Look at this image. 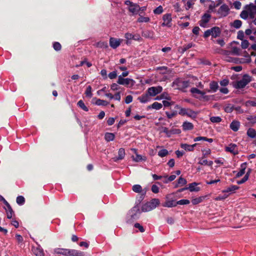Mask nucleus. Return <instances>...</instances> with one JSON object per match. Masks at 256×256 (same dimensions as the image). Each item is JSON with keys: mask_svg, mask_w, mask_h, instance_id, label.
Segmentation results:
<instances>
[{"mask_svg": "<svg viewBox=\"0 0 256 256\" xmlns=\"http://www.w3.org/2000/svg\"><path fill=\"white\" fill-rule=\"evenodd\" d=\"M254 8L255 6L253 3H250L249 4L245 6L244 10H243L240 14V17L244 20H246L248 16L252 18H254Z\"/></svg>", "mask_w": 256, "mask_h": 256, "instance_id": "f257e3e1", "label": "nucleus"}, {"mask_svg": "<svg viewBox=\"0 0 256 256\" xmlns=\"http://www.w3.org/2000/svg\"><path fill=\"white\" fill-rule=\"evenodd\" d=\"M160 204V201L158 198H153L150 202L142 206V212H147L150 211L157 207Z\"/></svg>", "mask_w": 256, "mask_h": 256, "instance_id": "f03ea898", "label": "nucleus"}, {"mask_svg": "<svg viewBox=\"0 0 256 256\" xmlns=\"http://www.w3.org/2000/svg\"><path fill=\"white\" fill-rule=\"evenodd\" d=\"M174 108L178 110V114L182 116H186L192 118H196L197 116V112L192 110L190 108H186L180 107L179 105L176 104Z\"/></svg>", "mask_w": 256, "mask_h": 256, "instance_id": "7ed1b4c3", "label": "nucleus"}, {"mask_svg": "<svg viewBox=\"0 0 256 256\" xmlns=\"http://www.w3.org/2000/svg\"><path fill=\"white\" fill-rule=\"evenodd\" d=\"M190 82H192L190 80H182L180 78H177L173 82L172 86L175 89L182 90L189 86Z\"/></svg>", "mask_w": 256, "mask_h": 256, "instance_id": "20e7f679", "label": "nucleus"}, {"mask_svg": "<svg viewBox=\"0 0 256 256\" xmlns=\"http://www.w3.org/2000/svg\"><path fill=\"white\" fill-rule=\"evenodd\" d=\"M251 81V77L248 74H244L242 80L234 82L232 85L236 88H242Z\"/></svg>", "mask_w": 256, "mask_h": 256, "instance_id": "39448f33", "label": "nucleus"}, {"mask_svg": "<svg viewBox=\"0 0 256 256\" xmlns=\"http://www.w3.org/2000/svg\"><path fill=\"white\" fill-rule=\"evenodd\" d=\"M119 84L124 85L128 88L132 87L135 84V81L130 78H124L122 76H119L117 81Z\"/></svg>", "mask_w": 256, "mask_h": 256, "instance_id": "423d86ee", "label": "nucleus"}, {"mask_svg": "<svg viewBox=\"0 0 256 256\" xmlns=\"http://www.w3.org/2000/svg\"><path fill=\"white\" fill-rule=\"evenodd\" d=\"M125 4L128 6V10L134 14H137L140 11V6L136 4L130 0H126Z\"/></svg>", "mask_w": 256, "mask_h": 256, "instance_id": "0eeeda50", "label": "nucleus"}, {"mask_svg": "<svg viewBox=\"0 0 256 256\" xmlns=\"http://www.w3.org/2000/svg\"><path fill=\"white\" fill-rule=\"evenodd\" d=\"M162 90V88L160 86H152L148 88L147 92L152 96H156L160 93Z\"/></svg>", "mask_w": 256, "mask_h": 256, "instance_id": "6e6552de", "label": "nucleus"}, {"mask_svg": "<svg viewBox=\"0 0 256 256\" xmlns=\"http://www.w3.org/2000/svg\"><path fill=\"white\" fill-rule=\"evenodd\" d=\"M122 41V39L111 37L110 38V46L112 48L116 49L120 46Z\"/></svg>", "mask_w": 256, "mask_h": 256, "instance_id": "1a4fd4ad", "label": "nucleus"}, {"mask_svg": "<svg viewBox=\"0 0 256 256\" xmlns=\"http://www.w3.org/2000/svg\"><path fill=\"white\" fill-rule=\"evenodd\" d=\"M162 20L164 22L162 24V26H166L170 27L172 26V15L170 14H166L163 16Z\"/></svg>", "mask_w": 256, "mask_h": 256, "instance_id": "9d476101", "label": "nucleus"}, {"mask_svg": "<svg viewBox=\"0 0 256 256\" xmlns=\"http://www.w3.org/2000/svg\"><path fill=\"white\" fill-rule=\"evenodd\" d=\"M230 8L226 4H222L218 9V13L222 16H226L228 14Z\"/></svg>", "mask_w": 256, "mask_h": 256, "instance_id": "9b49d317", "label": "nucleus"}, {"mask_svg": "<svg viewBox=\"0 0 256 256\" xmlns=\"http://www.w3.org/2000/svg\"><path fill=\"white\" fill-rule=\"evenodd\" d=\"M210 15L208 13L204 14L201 20L200 21V25L202 27H206L207 23L209 22L210 18Z\"/></svg>", "mask_w": 256, "mask_h": 256, "instance_id": "f8f14e48", "label": "nucleus"}, {"mask_svg": "<svg viewBox=\"0 0 256 256\" xmlns=\"http://www.w3.org/2000/svg\"><path fill=\"white\" fill-rule=\"evenodd\" d=\"M226 150L227 152H229L234 154H238V150L236 148V145L235 144H231L226 147Z\"/></svg>", "mask_w": 256, "mask_h": 256, "instance_id": "ddd939ff", "label": "nucleus"}, {"mask_svg": "<svg viewBox=\"0 0 256 256\" xmlns=\"http://www.w3.org/2000/svg\"><path fill=\"white\" fill-rule=\"evenodd\" d=\"M210 90H206V92H216L218 88V84L216 82H212L210 84Z\"/></svg>", "mask_w": 256, "mask_h": 256, "instance_id": "4468645a", "label": "nucleus"}, {"mask_svg": "<svg viewBox=\"0 0 256 256\" xmlns=\"http://www.w3.org/2000/svg\"><path fill=\"white\" fill-rule=\"evenodd\" d=\"M68 256H84V254L76 250L68 249Z\"/></svg>", "mask_w": 256, "mask_h": 256, "instance_id": "2eb2a0df", "label": "nucleus"}, {"mask_svg": "<svg viewBox=\"0 0 256 256\" xmlns=\"http://www.w3.org/2000/svg\"><path fill=\"white\" fill-rule=\"evenodd\" d=\"M239 188V187L235 185H231L226 188L222 190V192H230V194L234 193Z\"/></svg>", "mask_w": 256, "mask_h": 256, "instance_id": "dca6fc26", "label": "nucleus"}, {"mask_svg": "<svg viewBox=\"0 0 256 256\" xmlns=\"http://www.w3.org/2000/svg\"><path fill=\"white\" fill-rule=\"evenodd\" d=\"M32 250L36 256H44L43 250L40 247H33Z\"/></svg>", "mask_w": 256, "mask_h": 256, "instance_id": "f3484780", "label": "nucleus"}, {"mask_svg": "<svg viewBox=\"0 0 256 256\" xmlns=\"http://www.w3.org/2000/svg\"><path fill=\"white\" fill-rule=\"evenodd\" d=\"M54 252L56 254H60L64 256H68V248H56L54 250Z\"/></svg>", "mask_w": 256, "mask_h": 256, "instance_id": "a211bd4d", "label": "nucleus"}, {"mask_svg": "<svg viewBox=\"0 0 256 256\" xmlns=\"http://www.w3.org/2000/svg\"><path fill=\"white\" fill-rule=\"evenodd\" d=\"M124 156H125V150H124V148H120L118 150V157L114 158V162H116L118 160H122L124 158Z\"/></svg>", "mask_w": 256, "mask_h": 256, "instance_id": "6ab92c4d", "label": "nucleus"}, {"mask_svg": "<svg viewBox=\"0 0 256 256\" xmlns=\"http://www.w3.org/2000/svg\"><path fill=\"white\" fill-rule=\"evenodd\" d=\"M211 30V36H213L214 38H216L220 34V30L218 27H214L212 28H210Z\"/></svg>", "mask_w": 256, "mask_h": 256, "instance_id": "aec40b11", "label": "nucleus"}, {"mask_svg": "<svg viewBox=\"0 0 256 256\" xmlns=\"http://www.w3.org/2000/svg\"><path fill=\"white\" fill-rule=\"evenodd\" d=\"M150 96L147 92V94H143L142 96L138 97V100L142 103H146L150 100Z\"/></svg>", "mask_w": 256, "mask_h": 256, "instance_id": "412c9836", "label": "nucleus"}, {"mask_svg": "<svg viewBox=\"0 0 256 256\" xmlns=\"http://www.w3.org/2000/svg\"><path fill=\"white\" fill-rule=\"evenodd\" d=\"M196 144H194L192 145H189L186 144H182L180 146L182 148L187 151H192L194 150V148L196 146Z\"/></svg>", "mask_w": 256, "mask_h": 256, "instance_id": "4be33fe9", "label": "nucleus"}, {"mask_svg": "<svg viewBox=\"0 0 256 256\" xmlns=\"http://www.w3.org/2000/svg\"><path fill=\"white\" fill-rule=\"evenodd\" d=\"M177 202H176L174 200H166L164 204H162V206L164 207L172 208L176 206Z\"/></svg>", "mask_w": 256, "mask_h": 256, "instance_id": "5701e85b", "label": "nucleus"}, {"mask_svg": "<svg viewBox=\"0 0 256 256\" xmlns=\"http://www.w3.org/2000/svg\"><path fill=\"white\" fill-rule=\"evenodd\" d=\"M240 126V123L238 121L234 120L230 124V128L234 132H236L238 130Z\"/></svg>", "mask_w": 256, "mask_h": 256, "instance_id": "b1692460", "label": "nucleus"}, {"mask_svg": "<svg viewBox=\"0 0 256 256\" xmlns=\"http://www.w3.org/2000/svg\"><path fill=\"white\" fill-rule=\"evenodd\" d=\"M184 130H192L194 128V125L192 123L188 122H184L182 125Z\"/></svg>", "mask_w": 256, "mask_h": 256, "instance_id": "393cba45", "label": "nucleus"}, {"mask_svg": "<svg viewBox=\"0 0 256 256\" xmlns=\"http://www.w3.org/2000/svg\"><path fill=\"white\" fill-rule=\"evenodd\" d=\"M132 160L136 162H139L142 160L145 161L146 160V156L138 154H136V156H132Z\"/></svg>", "mask_w": 256, "mask_h": 256, "instance_id": "a878e982", "label": "nucleus"}, {"mask_svg": "<svg viewBox=\"0 0 256 256\" xmlns=\"http://www.w3.org/2000/svg\"><path fill=\"white\" fill-rule=\"evenodd\" d=\"M240 52L241 50L240 48L237 47H232L231 52H226L225 54L228 55L231 53L234 55L239 56L240 54Z\"/></svg>", "mask_w": 256, "mask_h": 256, "instance_id": "bb28decb", "label": "nucleus"}, {"mask_svg": "<svg viewBox=\"0 0 256 256\" xmlns=\"http://www.w3.org/2000/svg\"><path fill=\"white\" fill-rule=\"evenodd\" d=\"M206 198V196H201L196 198H192V202L194 205L198 204L202 202Z\"/></svg>", "mask_w": 256, "mask_h": 256, "instance_id": "cd10ccee", "label": "nucleus"}, {"mask_svg": "<svg viewBox=\"0 0 256 256\" xmlns=\"http://www.w3.org/2000/svg\"><path fill=\"white\" fill-rule=\"evenodd\" d=\"M162 104L158 102H154L152 104L148 106V108H153L156 110H160L162 108Z\"/></svg>", "mask_w": 256, "mask_h": 256, "instance_id": "c85d7f7f", "label": "nucleus"}, {"mask_svg": "<svg viewBox=\"0 0 256 256\" xmlns=\"http://www.w3.org/2000/svg\"><path fill=\"white\" fill-rule=\"evenodd\" d=\"M150 21V18L148 16H144L140 14H139V18L137 20V22L140 23L142 22H148Z\"/></svg>", "mask_w": 256, "mask_h": 256, "instance_id": "c756f323", "label": "nucleus"}, {"mask_svg": "<svg viewBox=\"0 0 256 256\" xmlns=\"http://www.w3.org/2000/svg\"><path fill=\"white\" fill-rule=\"evenodd\" d=\"M198 185L197 183L193 182L189 184L188 189L190 192H198L200 188L198 187H196Z\"/></svg>", "mask_w": 256, "mask_h": 256, "instance_id": "7c9ffc66", "label": "nucleus"}, {"mask_svg": "<svg viewBox=\"0 0 256 256\" xmlns=\"http://www.w3.org/2000/svg\"><path fill=\"white\" fill-rule=\"evenodd\" d=\"M246 134L248 136L251 138H254L256 137V131L254 128H248L247 130Z\"/></svg>", "mask_w": 256, "mask_h": 256, "instance_id": "2f4dec72", "label": "nucleus"}, {"mask_svg": "<svg viewBox=\"0 0 256 256\" xmlns=\"http://www.w3.org/2000/svg\"><path fill=\"white\" fill-rule=\"evenodd\" d=\"M125 38L126 39V40H138L139 39V36H135L134 35H133L132 34L127 32L124 35Z\"/></svg>", "mask_w": 256, "mask_h": 256, "instance_id": "473e14b6", "label": "nucleus"}, {"mask_svg": "<svg viewBox=\"0 0 256 256\" xmlns=\"http://www.w3.org/2000/svg\"><path fill=\"white\" fill-rule=\"evenodd\" d=\"M114 137H115L114 134L113 133H110V132H106L105 134V136H104L105 140L107 142H110V141L113 140L114 138Z\"/></svg>", "mask_w": 256, "mask_h": 256, "instance_id": "72a5a7b5", "label": "nucleus"}, {"mask_svg": "<svg viewBox=\"0 0 256 256\" xmlns=\"http://www.w3.org/2000/svg\"><path fill=\"white\" fill-rule=\"evenodd\" d=\"M242 24V22L241 20H236L234 21L231 24V26L236 28H239L241 27Z\"/></svg>", "mask_w": 256, "mask_h": 256, "instance_id": "f704fd0d", "label": "nucleus"}, {"mask_svg": "<svg viewBox=\"0 0 256 256\" xmlns=\"http://www.w3.org/2000/svg\"><path fill=\"white\" fill-rule=\"evenodd\" d=\"M96 46L102 48H108V44L106 42H99L96 44Z\"/></svg>", "mask_w": 256, "mask_h": 256, "instance_id": "c9c22d12", "label": "nucleus"}, {"mask_svg": "<svg viewBox=\"0 0 256 256\" xmlns=\"http://www.w3.org/2000/svg\"><path fill=\"white\" fill-rule=\"evenodd\" d=\"M190 92L194 94H200L202 96H204L206 94V92H202V91H201L200 90H199L197 88H191L190 90Z\"/></svg>", "mask_w": 256, "mask_h": 256, "instance_id": "e433bc0d", "label": "nucleus"}, {"mask_svg": "<svg viewBox=\"0 0 256 256\" xmlns=\"http://www.w3.org/2000/svg\"><path fill=\"white\" fill-rule=\"evenodd\" d=\"M169 154L168 150L166 149H162L158 152V156L160 158H163Z\"/></svg>", "mask_w": 256, "mask_h": 256, "instance_id": "4c0bfd02", "label": "nucleus"}, {"mask_svg": "<svg viewBox=\"0 0 256 256\" xmlns=\"http://www.w3.org/2000/svg\"><path fill=\"white\" fill-rule=\"evenodd\" d=\"M198 80L197 78L196 77H194L193 76L192 78V80H190V81H191V83L192 84H194L198 88H204V85L202 84V83L201 82H198V83H194V80Z\"/></svg>", "mask_w": 256, "mask_h": 256, "instance_id": "58836bf2", "label": "nucleus"}, {"mask_svg": "<svg viewBox=\"0 0 256 256\" xmlns=\"http://www.w3.org/2000/svg\"><path fill=\"white\" fill-rule=\"evenodd\" d=\"M132 190L137 193H140L142 191V188L140 184H135L132 186Z\"/></svg>", "mask_w": 256, "mask_h": 256, "instance_id": "ea45409f", "label": "nucleus"}, {"mask_svg": "<svg viewBox=\"0 0 256 256\" xmlns=\"http://www.w3.org/2000/svg\"><path fill=\"white\" fill-rule=\"evenodd\" d=\"M78 106L81 108L82 110L86 112H88V108L86 106L84 102L82 100H80L78 102Z\"/></svg>", "mask_w": 256, "mask_h": 256, "instance_id": "a19ab883", "label": "nucleus"}, {"mask_svg": "<svg viewBox=\"0 0 256 256\" xmlns=\"http://www.w3.org/2000/svg\"><path fill=\"white\" fill-rule=\"evenodd\" d=\"M109 103L104 100H102L100 99H98L96 102V104L98 106H107Z\"/></svg>", "mask_w": 256, "mask_h": 256, "instance_id": "79ce46f5", "label": "nucleus"}, {"mask_svg": "<svg viewBox=\"0 0 256 256\" xmlns=\"http://www.w3.org/2000/svg\"><path fill=\"white\" fill-rule=\"evenodd\" d=\"M25 202V199L22 196H18L16 198V202L19 205H22Z\"/></svg>", "mask_w": 256, "mask_h": 256, "instance_id": "37998d69", "label": "nucleus"}, {"mask_svg": "<svg viewBox=\"0 0 256 256\" xmlns=\"http://www.w3.org/2000/svg\"><path fill=\"white\" fill-rule=\"evenodd\" d=\"M85 94L86 96L88 98H92V87L90 86H87Z\"/></svg>", "mask_w": 256, "mask_h": 256, "instance_id": "c03bdc74", "label": "nucleus"}, {"mask_svg": "<svg viewBox=\"0 0 256 256\" xmlns=\"http://www.w3.org/2000/svg\"><path fill=\"white\" fill-rule=\"evenodd\" d=\"M210 121L214 123H218L221 122L222 118L220 116H212L210 118Z\"/></svg>", "mask_w": 256, "mask_h": 256, "instance_id": "a18cd8bd", "label": "nucleus"}, {"mask_svg": "<svg viewBox=\"0 0 256 256\" xmlns=\"http://www.w3.org/2000/svg\"><path fill=\"white\" fill-rule=\"evenodd\" d=\"M234 110V106L231 104H228L224 107V110L226 112H231Z\"/></svg>", "mask_w": 256, "mask_h": 256, "instance_id": "49530a36", "label": "nucleus"}, {"mask_svg": "<svg viewBox=\"0 0 256 256\" xmlns=\"http://www.w3.org/2000/svg\"><path fill=\"white\" fill-rule=\"evenodd\" d=\"M226 60L228 62H235V63H238V62H244L240 61L238 62V60L234 58H232L231 57L227 56L226 58Z\"/></svg>", "mask_w": 256, "mask_h": 256, "instance_id": "de8ad7c7", "label": "nucleus"}, {"mask_svg": "<svg viewBox=\"0 0 256 256\" xmlns=\"http://www.w3.org/2000/svg\"><path fill=\"white\" fill-rule=\"evenodd\" d=\"M203 158H206L211 153V150L210 148H206L202 150Z\"/></svg>", "mask_w": 256, "mask_h": 256, "instance_id": "09e8293b", "label": "nucleus"}, {"mask_svg": "<svg viewBox=\"0 0 256 256\" xmlns=\"http://www.w3.org/2000/svg\"><path fill=\"white\" fill-rule=\"evenodd\" d=\"M166 114L168 118H172L177 115L178 112L176 111H174L172 112H166Z\"/></svg>", "mask_w": 256, "mask_h": 256, "instance_id": "8fccbe9b", "label": "nucleus"}, {"mask_svg": "<svg viewBox=\"0 0 256 256\" xmlns=\"http://www.w3.org/2000/svg\"><path fill=\"white\" fill-rule=\"evenodd\" d=\"M13 210L11 207L9 208H7L6 210V216L7 218L9 219L11 218L12 216Z\"/></svg>", "mask_w": 256, "mask_h": 256, "instance_id": "3c124183", "label": "nucleus"}, {"mask_svg": "<svg viewBox=\"0 0 256 256\" xmlns=\"http://www.w3.org/2000/svg\"><path fill=\"white\" fill-rule=\"evenodd\" d=\"M186 180L185 178L180 177L178 180V184L180 186H182L186 184Z\"/></svg>", "mask_w": 256, "mask_h": 256, "instance_id": "603ef678", "label": "nucleus"}, {"mask_svg": "<svg viewBox=\"0 0 256 256\" xmlns=\"http://www.w3.org/2000/svg\"><path fill=\"white\" fill-rule=\"evenodd\" d=\"M163 12V8L162 6H160L158 8H156L155 10H154V12L155 14H162Z\"/></svg>", "mask_w": 256, "mask_h": 256, "instance_id": "864d4df0", "label": "nucleus"}, {"mask_svg": "<svg viewBox=\"0 0 256 256\" xmlns=\"http://www.w3.org/2000/svg\"><path fill=\"white\" fill-rule=\"evenodd\" d=\"M160 132L165 133L168 137H170V130H168L167 128L162 127L160 130Z\"/></svg>", "mask_w": 256, "mask_h": 256, "instance_id": "5fc2aeb1", "label": "nucleus"}, {"mask_svg": "<svg viewBox=\"0 0 256 256\" xmlns=\"http://www.w3.org/2000/svg\"><path fill=\"white\" fill-rule=\"evenodd\" d=\"M249 42L247 40H242L241 43V46L242 48L246 49L249 46Z\"/></svg>", "mask_w": 256, "mask_h": 256, "instance_id": "6e6d98bb", "label": "nucleus"}, {"mask_svg": "<svg viewBox=\"0 0 256 256\" xmlns=\"http://www.w3.org/2000/svg\"><path fill=\"white\" fill-rule=\"evenodd\" d=\"M53 48L56 50L58 51L60 50L62 46L59 42H55L53 44Z\"/></svg>", "mask_w": 256, "mask_h": 256, "instance_id": "4d7b16f0", "label": "nucleus"}, {"mask_svg": "<svg viewBox=\"0 0 256 256\" xmlns=\"http://www.w3.org/2000/svg\"><path fill=\"white\" fill-rule=\"evenodd\" d=\"M246 118L248 120H249L251 124H256V116H249L247 117Z\"/></svg>", "mask_w": 256, "mask_h": 256, "instance_id": "13d9d810", "label": "nucleus"}, {"mask_svg": "<svg viewBox=\"0 0 256 256\" xmlns=\"http://www.w3.org/2000/svg\"><path fill=\"white\" fill-rule=\"evenodd\" d=\"M190 202L188 200H181L177 202V204L184 205L188 204Z\"/></svg>", "mask_w": 256, "mask_h": 256, "instance_id": "bf43d9fd", "label": "nucleus"}, {"mask_svg": "<svg viewBox=\"0 0 256 256\" xmlns=\"http://www.w3.org/2000/svg\"><path fill=\"white\" fill-rule=\"evenodd\" d=\"M248 174H246L241 180L237 182V184H242L244 183V182H246L248 180Z\"/></svg>", "mask_w": 256, "mask_h": 256, "instance_id": "052dcab7", "label": "nucleus"}, {"mask_svg": "<svg viewBox=\"0 0 256 256\" xmlns=\"http://www.w3.org/2000/svg\"><path fill=\"white\" fill-rule=\"evenodd\" d=\"M233 6L236 10H240L242 6V3L239 1H236L233 3Z\"/></svg>", "mask_w": 256, "mask_h": 256, "instance_id": "680f3d73", "label": "nucleus"}, {"mask_svg": "<svg viewBox=\"0 0 256 256\" xmlns=\"http://www.w3.org/2000/svg\"><path fill=\"white\" fill-rule=\"evenodd\" d=\"M16 238L18 244H22L24 241L23 238L19 234H16Z\"/></svg>", "mask_w": 256, "mask_h": 256, "instance_id": "e2e57ef3", "label": "nucleus"}, {"mask_svg": "<svg viewBox=\"0 0 256 256\" xmlns=\"http://www.w3.org/2000/svg\"><path fill=\"white\" fill-rule=\"evenodd\" d=\"M181 132V130L180 129L178 128H174L171 130H170V136L172 134H180Z\"/></svg>", "mask_w": 256, "mask_h": 256, "instance_id": "0e129e2a", "label": "nucleus"}, {"mask_svg": "<svg viewBox=\"0 0 256 256\" xmlns=\"http://www.w3.org/2000/svg\"><path fill=\"white\" fill-rule=\"evenodd\" d=\"M244 32L242 30L238 31V36H237L238 39L242 40H244Z\"/></svg>", "mask_w": 256, "mask_h": 256, "instance_id": "69168bd1", "label": "nucleus"}, {"mask_svg": "<svg viewBox=\"0 0 256 256\" xmlns=\"http://www.w3.org/2000/svg\"><path fill=\"white\" fill-rule=\"evenodd\" d=\"M134 226L136 228H138L140 231L141 232H144V228H143V226L140 225L139 223H136L134 225Z\"/></svg>", "mask_w": 256, "mask_h": 256, "instance_id": "338daca9", "label": "nucleus"}, {"mask_svg": "<svg viewBox=\"0 0 256 256\" xmlns=\"http://www.w3.org/2000/svg\"><path fill=\"white\" fill-rule=\"evenodd\" d=\"M151 189L152 191L154 194H157L159 192V188L156 185L153 184L152 186Z\"/></svg>", "mask_w": 256, "mask_h": 256, "instance_id": "774afa93", "label": "nucleus"}]
</instances>
